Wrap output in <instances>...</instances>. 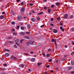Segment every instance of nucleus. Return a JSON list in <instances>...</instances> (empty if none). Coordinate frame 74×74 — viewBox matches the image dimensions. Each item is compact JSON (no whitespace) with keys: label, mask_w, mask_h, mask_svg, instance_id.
Segmentation results:
<instances>
[{"label":"nucleus","mask_w":74,"mask_h":74,"mask_svg":"<svg viewBox=\"0 0 74 74\" xmlns=\"http://www.w3.org/2000/svg\"><path fill=\"white\" fill-rule=\"evenodd\" d=\"M44 9H45V10H47V7L45 6V7H44Z\"/></svg>","instance_id":"42"},{"label":"nucleus","mask_w":74,"mask_h":74,"mask_svg":"<svg viewBox=\"0 0 74 74\" xmlns=\"http://www.w3.org/2000/svg\"><path fill=\"white\" fill-rule=\"evenodd\" d=\"M54 32L55 33H58V31L56 29H55L54 30Z\"/></svg>","instance_id":"19"},{"label":"nucleus","mask_w":74,"mask_h":74,"mask_svg":"<svg viewBox=\"0 0 74 74\" xmlns=\"http://www.w3.org/2000/svg\"><path fill=\"white\" fill-rule=\"evenodd\" d=\"M38 46H40V45H41V43H38Z\"/></svg>","instance_id":"43"},{"label":"nucleus","mask_w":74,"mask_h":74,"mask_svg":"<svg viewBox=\"0 0 74 74\" xmlns=\"http://www.w3.org/2000/svg\"><path fill=\"white\" fill-rule=\"evenodd\" d=\"M19 28V26L18 25L17 26L16 29H18Z\"/></svg>","instance_id":"40"},{"label":"nucleus","mask_w":74,"mask_h":74,"mask_svg":"<svg viewBox=\"0 0 74 74\" xmlns=\"http://www.w3.org/2000/svg\"><path fill=\"white\" fill-rule=\"evenodd\" d=\"M19 39H16L15 40V42L16 43L19 42Z\"/></svg>","instance_id":"9"},{"label":"nucleus","mask_w":74,"mask_h":74,"mask_svg":"<svg viewBox=\"0 0 74 74\" xmlns=\"http://www.w3.org/2000/svg\"><path fill=\"white\" fill-rule=\"evenodd\" d=\"M14 47H15V48H17V46L16 45H14Z\"/></svg>","instance_id":"33"},{"label":"nucleus","mask_w":74,"mask_h":74,"mask_svg":"<svg viewBox=\"0 0 74 74\" xmlns=\"http://www.w3.org/2000/svg\"><path fill=\"white\" fill-rule=\"evenodd\" d=\"M52 59H50V60L49 61V62H52Z\"/></svg>","instance_id":"22"},{"label":"nucleus","mask_w":74,"mask_h":74,"mask_svg":"<svg viewBox=\"0 0 74 74\" xmlns=\"http://www.w3.org/2000/svg\"><path fill=\"white\" fill-rule=\"evenodd\" d=\"M21 30H24L25 29V28L23 27H21Z\"/></svg>","instance_id":"25"},{"label":"nucleus","mask_w":74,"mask_h":74,"mask_svg":"<svg viewBox=\"0 0 74 74\" xmlns=\"http://www.w3.org/2000/svg\"><path fill=\"white\" fill-rule=\"evenodd\" d=\"M31 42H32V41L30 40L28 41V42H26V46L28 47L30 44H31Z\"/></svg>","instance_id":"1"},{"label":"nucleus","mask_w":74,"mask_h":74,"mask_svg":"<svg viewBox=\"0 0 74 74\" xmlns=\"http://www.w3.org/2000/svg\"><path fill=\"white\" fill-rule=\"evenodd\" d=\"M37 65L38 66H40V65H41V64H42V63H39L38 62L37 63Z\"/></svg>","instance_id":"13"},{"label":"nucleus","mask_w":74,"mask_h":74,"mask_svg":"<svg viewBox=\"0 0 74 74\" xmlns=\"http://www.w3.org/2000/svg\"><path fill=\"white\" fill-rule=\"evenodd\" d=\"M64 47H65V48H67V47H68V45H65L64 46Z\"/></svg>","instance_id":"38"},{"label":"nucleus","mask_w":74,"mask_h":74,"mask_svg":"<svg viewBox=\"0 0 74 74\" xmlns=\"http://www.w3.org/2000/svg\"><path fill=\"white\" fill-rule=\"evenodd\" d=\"M51 73H53V70H51L50 71Z\"/></svg>","instance_id":"63"},{"label":"nucleus","mask_w":74,"mask_h":74,"mask_svg":"<svg viewBox=\"0 0 74 74\" xmlns=\"http://www.w3.org/2000/svg\"><path fill=\"white\" fill-rule=\"evenodd\" d=\"M44 12H41L40 13H39L38 14V15H41V14H42Z\"/></svg>","instance_id":"15"},{"label":"nucleus","mask_w":74,"mask_h":74,"mask_svg":"<svg viewBox=\"0 0 74 74\" xmlns=\"http://www.w3.org/2000/svg\"><path fill=\"white\" fill-rule=\"evenodd\" d=\"M65 58H63L61 59V60H62V61H63V60H65Z\"/></svg>","instance_id":"24"},{"label":"nucleus","mask_w":74,"mask_h":74,"mask_svg":"<svg viewBox=\"0 0 74 74\" xmlns=\"http://www.w3.org/2000/svg\"><path fill=\"white\" fill-rule=\"evenodd\" d=\"M1 74H6V73L4 72H2L1 73Z\"/></svg>","instance_id":"52"},{"label":"nucleus","mask_w":74,"mask_h":74,"mask_svg":"<svg viewBox=\"0 0 74 74\" xmlns=\"http://www.w3.org/2000/svg\"><path fill=\"white\" fill-rule=\"evenodd\" d=\"M18 34H20V35H23V36H25V34L23 32H20Z\"/></svg>","instance_id":"3"},{"label":"nucleus","mask_w":74,"mask_h":74,"mask_svg":"<svg viewBox=\"0 0 74 74\" xmlns=\"http://www.w3.org/2000/svg\"><path fill=\"white\" fill-rule=\"evenodd\" d=\"M55 46L56 48H57V45L56 44V42L55 43Z\"/></svg>","instance_id":"50"},{"label":"nucleus","mask_w":74,"mask_h":74,"mask_svg":"<svg viewBox=\"0 0 74 74\" xmlns=\"http://www.w3.org/2000/svg\"><path fill=\"white\" fill-rule=\"evenodd\" d=\"M73 53H74V51H73V52H72L71 53V54L72 55H73Z\"/></svg>","instance_id":"62"},{"label":"nucleus","mask_w":74,"mask_h":74,"mask_svg":"<svg viewBox=\"0 0 74 74\" xmlns=\"http://www.w3.org/2000/svg\"><path fill=\"white\" fill-rule=\"evenodd\" d=\"M53 7H54V5H52L51 6V8H53Z\"/></svg>","instance_id":"60"},{"label":"nucleus","mask_w":74,"mask_h":74,"mask_svg":"<svg viewBox=\"0 0 74 74\" xmlns=\"http://www.w3.org/2000/svg\"><path fill=\"white\" fill-rule=\"evenodd\" d=\"M17 18L19 20V21H21L22 19V16H20L18 17Z\"/></svg>","instance_id":"2"},{"label":"nucleus","mask_w":74,"mask_h":74,"mask_svg":"<svg viewBox=\"0 0 74 74\" xmlns=\"http://www.w3.org/2000/svg\"><path fill=\"white\" fill-rule=\"evenodd\" d=\"M10 44H14V42H13L10 41Z\"/></svg>","instance_id":"54"},{"label":"nucleus","mask_w":74,"mask_h":74,"mask_svg":"<svg viewBox=\"0 0 74 74\" xmlns=\"http://www.w3.org/2000/svg\"><path fill=\"white\" fill-rule=\"evenodd\" d=\"M72 44H73V45H74V41H72Z\"/></svg>","instance_id":"61"},{"label":"nucleus","mask_w":74,"mask_h":74,"mask_svg":"<svg viewBox=\"0 0 74 74\" xmlns=\"http://www.w3.org/2000/svg\"><path fill=\"white\" fill-rule=\"evenodd\" d=\"M4 50H5V51H10V50H8L7 49H5Z\"/></svg>","instance_id":"34"},{"label":"nucleus","mask_w":74,"mask_h":74,"mask_svg":"<svg viewBox=\"0 0 74 74\" xmlns=\"http://www.w3.org/2000/svg\"><path fill=\"white\" fill-rule=\"evenodd\" d=\"M54 19V18H51V21H53Z\"/></svg>","instance_id":"39"},{"label":"nucleus","mask_w":74,"mask_h":74,"mask_svg":"<svg viewBox=\"0 0 74 74\" xmlns=\"http://www.w3.org/2000/svg\"><path fill=\"white\" fill-rule=\"evenodd\" d=\"M31 61H32V62H34V58L32 59Z\"/></svg>","instance_id":"35"},{"label":"nucleus","mask_w":74,"mask_h":74,"mask_svg":"<svg viewBox=\"0 0 74 74\" xmlns=\"http://www.w3.org/2000/svg\"><path fill=\"white\" fill-rule=\"evenodd\" d=\"M11 24L12 25H14L15 24V22H12L11 23Z\"/></svg>","instance_id":"46"},{"label":"nucleus","mask_w":74,"mask_h":74,"mask_svg":"<svg viewBox=\"0 0 74 74\" xmlns=\"http://www.w3.org/2000/svg\"><path fill=\"white\" fill-rule=\"evenodd\" d=\"M10 42H11V41H8V43H9L10 44Z\"/></svg>","instance_id":"59"},{"label":"nucleus","mask_w":74,"mask_h":74,"mask_svg":"<svg viewBox=\"0 0 74 74\" xmlns=\"http://www.w3.org/2000/svg\"><path fill=\"white\" fill-rule=\"evenodd\" d=\"M51 41L52 42H54L55 43L56 41V39L54 40L53 39H51Z\"/></svg>","instance_id":"8"},{"label":"nucleus","mask_w":74,"mask_h":74,"mask_svg":"<svg viewBox=\"0 0 74 74\" xmlns=\"http://www.w3.org/2000/svg\"><path fill=\"white\" fill-rule=\"evenodd\" d=\"M71 74H74V71H73L71 72Z\"/></svg>","instance_id":"51"},{"label":"nucleus","mask_w":74,"mask_h":74,"mask_svg":"<svg viewBox=\"0 0 74 74\" xmlns=\"http://www.w3.org/2000/svg\"><path fill=\"white\" fill-rule=\"evenodd\" d=\"M60 18L59 17H57V18H56V19H57V20H59V19H60Z\"/></svg>","instance_id":"37"},{"label":"nucleus","mask_w":74,"mask_h":74,"mask_svg":"<svg viewBox=\"0 0 74 74\" xmlns=\"http://www.w3.org/2000/svg\"><path fill=\"white\" fill-rule=\"evenodd\" d=\"M71 30H72V31H74V28H73V27L72 28Z\"/></svg>","instance_id":"44"},{"label":"nucleus","mask_w":74,"mask_h":74,"mask_svg":"<svg viewBox=\"0 0 74 74\" xmlns=\"http://www.w3.org/2000/svg\"><path fill=\"white\" fill-rule=\"evenodd\" d=\"M48 12L49 13H50V12H51V9H49L48 10Z\"/></svg>","instance_id":"36"},{"label":"nucleus","mask_w":74,"mask_h":74,"mask_svg":"<svg viewBox=\"0 0 74 74\" xmlns=\"http://www.w3.org/2000/svg\"><path fill=\"white\" fill-rule=\"evenodd\" d=\"M46 56L47 58H48V57H49V54H47Z\"/></svg>","instance_id":"29"},{"label":"nucleus","mask_w":74,"mask_h":74,"mask_svg":"<svg viewBox=\"0 0 74 74\" xmlns=\"http://www.w3.org/2000/svg\"><path fill=\"white\" fill-rule=\"evenodd\" d=\"M25 9L24 8H22L21 9V11L24 12L25 11Z\"/></svg>","instance_id":"14"},{"label":"nucleus","mask_w":74,"mask_h":74,"mask_svg":"<svg viewBox=\"0 0 74 74\" xmlns=\"http://www.w3.org/2000/svg\"><path fill=\"white\" fill-rule=\"evenodd\" d=\"M5 56L6 57H8V56H9V53H6L5 54Z\"/></svg>","instance_id":"10"},{"label":"nucleus","mask_w":74,"mask_h":74,"mask_svg":"<svg viewBox=\"0 0 74 74\" xmlns=\"http://www.w3.org/2000/svg\"><path fill=\"white\" fill-rule=\"evenodd\" d=\"M71 65H73V64H74V62L73 61H71Z\"/></svg>","instance_id":"26"},{"label":"nucleus","mask_w":74,"mask_h":74,"mask_svg":"<svg viewBox=\"0 0 74 74\" xmlns=\"http://www.w3.org/2000/svg\"><path fill=\"white\" fill-rule=\"evenodd\" d=\"M23 41H24V40H23V39L21 40L20 41L21 43H22V42H23Z\"/></svg>","instance_id":"21"},{"label":"nucleus","mask_w":74,"mask_h":74,"mask_svg":"<svg viewBox=\"0 0 74 74\" xmlns=\"http://www.w3.org/2000/svg\"><path fill=\"white\" fill-rule=\"evenodd\" d=\"M35 43H36V42L35 41H34L32 43V44H31V45H35Z\"/></svg>","instance_id":"20"},{"label":"nucleus","mask_w":74,"mask_h":74,"mask_svg":"<svg viewBox=\"0 0 74 74\" xmlns=\"http://www.w3.org/2000/svg\"><path fill=\"white\" fill-rule=\"evenodd\" d=\"M27 26L28 27H30V26L29 24H28L27 25Z\"/></svg>","instance_id":"48"},{"label":"nucleus","mask_w":74,"mask_h":74,"mask_svg":"<svg viewBox=\"0 0 74 74\" xmlns=\"http://www.w3.org/2000/svg\"><path fill=\"white\" fill-rule=\"evenodd\" d=\"M16 44L17 45H18V46H20V44H18V43H16Z\"/></svg>","instance_id":"31"},{"label":"nucleus","mask_w":74,"mask_h":74,"mask_svg":"<svg viewBox=\"0 0 74 74\" xmlns=\"http://www.w3.org/2000/svg\"><path fill=\"white\" fill-rule=\"evenodd\" d=\"M50 67V65H47L46 66V67H47V68H48V67Z\"/></svg>","instance_id":"53"},{"label":"nucleus","mask_w":74,"mask_h":74,"mask_svg":"<svg viewBox=\"0 0 74 74\" xmlns=\"http://www.w3.org/2000/svg\"><path fill=\"white\" fill-rule=\"evenodd\" d=\"M13 34L14 35H16L17 34H16V33H15V32H14L13 33Z\"/></svg>","instance_id":"27"},{"label":"nucleus","mask_w":74,"mask_h":74,"mask_svg":"<svg viewBox=\"0 0 74 74\" xmlns=\"http://www.w3.org/2000/svg\"><path fill=\"white\" fill-rule=\"evenodd\" d=\"M21 4L22 5H23L24 3H23V2H22L21 3Z\"/></svg>","instance_id":"47"},{"label":"nucleus","mask_w":74,"mask_h":74,"mask_svg":"<svg viewBox=\"0 0 74 74\" xmlns=\"http://www.w3.org/2000/svg\"><path fill=\"white\" fill-rule=\"evenodd\" d=\"M71 18H73V15H72L71 16Z\"/></svg>","instance_id":"45"},{"label":"nucleus","mask_w":74,"mask_h":74,"mask_svg":"<svg viewBox=\"0 0 74 74\" xmlns=\"http://www.w3.org/2000/svg\"><path fill=\"white\" fill-rule=\"evenodd\" d=\"M60 29L62 31V32H64V29L63 28V27L62 26L60 27Z\"/></svg>","instance_id":"5"},{"label":"nucleus","mask_w":74,"mask_h":74,"mask_svg":"<svg viewBox=\"0 0 74 74\" xmlns=\"http://www.w3.org/2000/svg\"><path fill=\"white\" fill-rule=\"evenodd\" d=\"M60 25H61V26H62V25H63V23H60Z\"/></svg>","instance_id":"55"},{"label":"nucleus","mask_w":74,"mask_h":74,"mask_svg":"<svg viewBox=\"0 0 74 74\" xmlns=\"http://www.w3.org/2000/svg\"><path fill=\"white\" fill-rule=\"evenodd\" d=\"M11 58H12L13 59H15V60H16V57H15L14 56H12Z\"/></svg>","instance_id":"11"},{"label":"nucleus","mask_w":74,"mask_h":74,"mask_svg":"<svg viewBox=\"0 0 74 74\" xmlns=\"http://www.w3.org/2000/svg\"><path fill=\"white\" fill-rule=\"evenodd\" d=\"M3 65L4 66H5V67H7V64H4Z\"/></svg>","instance_id":"32"},{"label":"nucleus","mask_w":74,"mask_h":74,"mask_svg":"<svg viewBox=\"0 0 74 74\" xmlns=\"http://www.w3.org/2000/svg\"><path fill=\"white\" fill-rule=\"evenodd\" d=\"M45 74H48V73L47 72H45Z\"/></svg>","instance_id":"64"},{"label":"nucleus","mask_w":74,"mask_h":74,"mask_svg":"<svg viewBox=\"0 0 74 74\" xmlns=\"http://www.w3.org/2000/svg\"><path fill=\"white\" fill-rule=\"evenodd\" d=\"M21 67H22V68H24V67H25V65L24 64H21Z\"/></svg>","instance_id":"12"},{"label":"nucleus","mask_w":74,"mask_h":74,"mask_svg":"<svg viewBox=\"0 0 74 74\" xmlns=\"http://www.w3.org/2000/svg\"><path fill=\"white\" fill-rule=\"evenodd\" d=\"M12 32H14L15 31V29H13L11 31Z\"/></svg>","instance_id":"58"},{"label":"nucleus","mask_w":74,"mask_h":74,"mask_svg":"<svg viewBox=\"0 0 74 74\" xmlns=\"http://www.w3.org/2000/svg\"><path fill=\"white\" fill-rule=\"evenodd\" d=\"M28 70L29 71H31L32 70L30 69H29Z\"/></svg>","instance_id":"57"},{"label":"nucleus","mask_w":74,"mask_h":74,"mask_svg":"<svg viewBox=\"0 0 74 74\" xmlns=\"http://www.w3.org/2000/svg\"><path fill=\"white\" fill-rule=\"evenodd\" d=\"M25 55H27V56L29 55V54H27V53H25Z\"/></svg>","instance_id":"56"},{"label":"nucleus","mask_w":74,"mask_h":74,"mask_svg":"<svg viewBox=\"0 0 74 74\" xmlns=\"http://www.w3.org/2000/svg\"><path fill=\"white\" fill-rule=\"evenodd\" d=\"M24 38H26V39H27L28 40H29L30 39V38H29V37L27 36H24L23 37Z\"/></svg>","instance_id":"4"},{"label":"nucleus","mask_w":74,"mask_h":74,"mask_svg":"<svg viewBox=\"0 0 74 74\" xmlns=\"http://www.w3.org/2000/svg\"><path fill=\"white\" fill-rule=\"evenodd\" d=\"M68 16V15H67V14H65L64 16L65 18H67Z\"/></svg>","instance_id":"17"},{"label":"nucleus","mask_w":74,"mask_h":74,"mask_svg":"<svg viewBox=\"0 0 74 74\" xmlns=\"http://www.w3.org/2000/svg\"><path fill=\"white\" fill-rule=\"evenodd\" d=\"M4 17V16H0V19H3V18Z\"/></svg>","instance_id":"23"},{"label":"nucleus","mask_w":74,"mask_h":74,"mask_svg":"<svg viewBox=\"0 0 74 74\" xmlns=\"http://www.w3.org/2000/svg\"><path fill=\"white\" fill-rule=\"evenodd\" d=\"M73 68V66H71L68 68V70H70L71 69H72Z\"/></svg>","instance_id":"6"},{"label":"nucleus","mask_w":74,"mask_h":74,"mask_svg":"<svg viewBox=\"0 0 74 74\" xmlns=\"http://www.w3.org/2000/svg\"><path fill=\"white\" fill-rule=\"evenodd\" d=\"M29 5H30V6H33V4L32 3H30Z\"/></svg>","instance_id":"41"},{"label":"nucleus","mask_w":74,"mask_h":74,"mask_svg":"<svg viewBox=\"0 0 74 74\" xmlns=\"http://www.w3.org/2000/svg\"><path fill=\"white\" fill-rule=\"evenodd\" d=\"M42 55L43 57L45 56V53H42Z\"/></svg>","instance_id":"28"},{"label":"nucleus","mask_w":74,"mask_h":74,"mask_svg":"<svg viewBox=\"0 0 74 74\" xmlns=\"http://www.w3.org/2000/svg\"><path fill=\"white\" fill-rule=\"evenodd\" d=\"M5 68H2L1 69V71H5Z\"/></svg>","instance_id":"7"},{"label":"nucleus","mask_w":74,"mask_h":74,"mask_svg":"<svg viewBox=\"0 0 74 74\" xmlns=\"http://www.w3.org/2000/svg\"><path fill=\"white\" fill-rule=\"evenodd\" d=\"M26 33L27 34H30V32H26Z\"/></svg>","instance_id":"49"},{"label":"nucleus","mask_w":74,"mask_h":74,"mask_svg":"<svg viewBox=\"0 0 74 74\" xmlns=\"http://www.w3.org/2000/svg\"><path fill=\"white\" fill-rule=\"evenodd\" d=\"M60 4L59 2H57V3H56V5H59Z\"/></svg>","instance_id":"16"},{"label":"nucleus","mask_w":74,"mask_h":74,"mask_svg":"<svg viewBox=\"0 0 74 74\" xmlns=\"http://www.w3.org/2000/svg\"><path fill=\"white\" fill-rule=\"evenodd\" d=\"M37 20L38 21H40V18H37Z\"/></svg>","instance_id":"30"},{"label":"nucleus","mask_w":74,"mask_h":74,"mask_svg":"<svg viewBox=\"0 0 74 74\" xmlns=\"http://www.w3.org/2000/svg\"><path fill=\"white\" fill-rule=\"evenodd\" d=\"M31 21L33 22H34V21H35V18H32L31 19Z\"/></svg>","instance_id":"18"}]
</instances>
